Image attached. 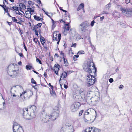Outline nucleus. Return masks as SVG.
I'll return each instance as SVG.
<instances>
[{"label": "nucleus", "instance_id": "obj_51", "mask_svg": "<svg viewBox=\"0 0 132 132\" xmlns=\"http://www.w3.org/2000/svg\"><path fill=\"white\" fill-rule=\"evenodd\" d=\"M44 75L45 78H46L47 77V73L45 71L44 72Z\"/></svg>", "mask_w": 132, "mask_h": 132}, {"label": "nucleus", "instance_id": "obj_23", "mask_svg": "<svg viewBox=\"0 0 132 132\" xmlns=\"http://www.w3.org/2000/svg\"><path fill=\"white\" fill-rule=\"evenodd\" d=\"M19 8L16 5H15L10 8V10L14 11H18L19 10Z\"/></svg>", "mask_w": 132, "mask_h": 132}, {"label": "nucleus", "instance_id": "obj_19", "mask_svg": "<svg viewBox=\"0 0 132 132\" xmlns=\"http://www.w3.org/2000/svg\"><path fill=\"white\" fill-rule=\"evenodd\" d=\"M3 4H4V5L2 7V8L4 11V13H7L9 12L10 11H9V10H11L10 8H9V7L6 6L5 3H4V2Z\"/></svg>", "mask_w": 132, "mask_h": 132}, {"label": "nucleus", "instance_id": "obj_48", "mask_svg": "<svg viewBox=\"0 0 132 132\" xmlns=\"http://www.w3.org/2000/svg\"><path fill=\"white\" fill-rule=\"evenodd\" d=\"M109 81L111 83H112L113 81V80L112 78H110L109 79Z\"/></svg>", "mask_w": 132, "mask_h": 132}, {"label": "nucleus", "instance_id": "obj_52", "mask_svg": "<svg viewBox=\"0 0 132 132\" xmlns=\"http://www.w3.org/2000/svg\"><path fill=\"white\" fill-rule=\"evenodd\" d=\"M19 55L21 56V57H24V56H23V54L21 53H20L19 54Z\"/></svg>", "mask_w": 132, "mask_h": 132}, {"label": "nucleus", "instance_id": "obj_47", "mask_svg": "<svg viewBox=\"0 0 132 132\" xmlns=\"http://www.w3.org/2000/svg\"><path fill=\"white\" fill-rule=\"evenodd\" d=\"M48 85L49 87H51L50 88V89H52V88H54L53 87V86L50 83H49L48 84Z\"/></svg>", "mask_w": 132, "mask_h": 132}, {"label": "nucleus", "instance_id": "obj_33", "mask_svg": "<svg viewBox=\"0 0 132 132\" xmlns=\"http://www.w3.org/2000/svg\"><path fill=\"white\" fill-rule=\"evenodd\" d=\"M12 19L13 22H15L17 23V19L14 17H12Z\"/></svg>", "mask_w": 132, "mask_h": 132}, {"label": "nucleus", "instance_id": "obj_54", "mask_svg": "<svg viewBox=\"0 0 132 132\" xmlns=\"http://www.w3.org/2000/svg\"><path fill=\"white\" fill-rule=\"evenodd\" d=\"M60 132H66L63 128H62Z\"/></svg>", "mask_w": 132, "mask_h": 132}, {"label": "nucleus", "instance_id": "obj_40", "mask_svg": "<svg viewBox=\"0 0 132 132\" xmlns=\"http://www.w3.org/2000/svg\"><path fill=\"white\" fill-rule=\"evenodd\" d=\"M84 111L83 110H80L79 112V116H81L82 115V113Z\"/></svg>", "mask_w": 132, "mask_h": 132}, {"label": "nucleus", "instance_id": "obj_63", "mask_svg": "<svg viewBox=\"0 0 132 132\" xmlns=\"http://www.w3.org/2000/svg\"><path fill=\"white\" fill-rule=\"evenodd\" d=\"M59 21H60V22H61L62 21L64 23H65V22L64 21H63L62 19L60 20H59Z\"/></svg>", "mask_w": 132, "mask_h": 132}, {"label": "nucleus", "instance_id": "obj_61", "mask_svg": "<svg viewBox=\"0 0 132 132\" xmlns=\"http://www.w3.org/2000/svg\"><path fill=\"white\" fill-rule=\"evenodd\" d=\"M50 60L51 61H53V57L52 56L50 57Z\"/></svg>", "mask_w": 132, "mask_h": 132}, {"label": "nucleus", "instance_id": "obj_21", "mask_svg": "<svg viewBox=\"0 0 132 132\" xmlns=\"http://www.w3.org/2000/svg\"><path fill=\"white\" fill-rule=\"evenodd\" d=\"M25 13V16L26 18L28 19L31 18L32 14L30 12L27 11H26Z\"/></svg>", "mask_w": 132, "mask_h": 132}, {"label": "nucleus", "instance_id": "obj_37", "mask_svg": "<svg viewBox=\"0 0 132 132\" xmlns=\"http://www.w3.org/2000/svg\"><path fill=\"white\" fill-rule=\"evenodd\" d=\"M34 30V31L35 32V33L36 35L37 36H38V32L39 33L40 32V31H38V30Z\"/></svg>", "mask_w": 132, "mask_h": 132}, {"label": "nucleus", "instance_id": "obj_17", "mask_svg": "<svg viewBox=\"0 0 132 132\" xmlns=\"http://www.w3.org/2000/svg\"><path fill=\"white\" fill-rule=\"evenodd\" d=\"M42 25V23H39L35 25L34 28L33 30H38V31H41V27Z\"/></svg>", "mask_w": 132, "mask_h": 132}, {"label": "nucleus", "instance_id": "obj_35", "mask_svg": "<svg viewBox=\"0 0 132 132\" xmlns=\"http://www.w3.org/2000/svg\"><path fill=\"white\" fill-rule=\"evenodd\" d=\"M75 93H73L71 95V97L73 99H75L76 98V94H75Z\"/></svg>", "mask_w": 132, "mask_h": 132}, {"label": "nucleus", "instance_id": "obj_49", "mask_svg": "<svg viewBox=\"0 0 132 132\" xmlns=\"http://www.w3.org/2000/svg\"><path fill=\"white\" fill-rule=\"evenodd\" d=\"M89 113L88 112L85 111V113L84 114V115H88V114H89Z\"/></svg>", "mask_w": 132, "mask_h": 132}, {"label": "nucleus", "instance_id": "obj_11", "mask_svg": "<svg viewBox=\"0 0 132 132\" xmlns=\"http://www.w3.org/2000/svg\"><path fill=\"white\" fill-rule=\"evenodd\" d=\"M82 132H101V131L96 127H90L86 128Z\"/></svg>", "mask_w": 132, "mask_h": 132}, {"label": "nucleus", "instance_id": "obj_10", "mask_svg": "<svg viewBox=\"0 0 132 132\" xmlns=\"http://www.w3.org/2000/svg\"><path fill=\"white\" fill-rule=\"evenodd\" d=\"M13 132H23V130L21 126L16 123H15L13 126Z\"/></svg>", "mask_w": 132, "mask_h": 132}, {"label": "nucleus", "instance_id": "obj_39", "mask_svg": "<svg viewBox=\"0 0 132 132\" xmlns=\"http://www.w3.org/2000/svg\"><path fill=\"white\" fill-rule=\"evenodd\" d=\"M31 82L33 84H36V81L34 80L33 78H32L31 79Z\"/></svg>", "mask_w": 132, "mask_h": 132}, {"label": "nucleus", "instance_id": "obj_62", "mask_svg": "<svg viewBox=\"0 0 132 132\" xmlns=\"http://www.w3.org/2000/svg\"><path fill=\"white\" fill-rule=\"evenodd\" d=\"M104 18V16H103L102 17H101L100 18L101 19V20L102 21L103 20Z\"/></svg>", "mask_w": 132, "mask_h": 132}, {"label": "nucleus", "instance_id": "obj_60", "mask_svg": "<svg viewBox=\"0 0 132 132\" xmlns=\"http://www.w3.org/2000/svg\"><path fill=\"white\" fill-rule=\"evenodd\" d=\"M54 57L56 56L57 57H59V55L58 54L55 53L54 55Z\"/></svg>", "mask_w": 132, "mask_h": 132}, {"label": "nucleus", "instance_id": "obj_46", "mask_svg": "<svg viewBox=\"0 0 132 132\" xmlns=\"http://www.w3.org/2000/svg\"><path fill=\"white\" fill-rule=\"evenodd\" d=\"M95 22V21L94 20L92 21L90 23V25L92 26V27H93L94 26V24Z\"/></svg>", "mask_w": 132, "mask_h": 132}, {"label": "nucleus", "instance_id": "obj_12", "mask_svg": "<svg viewBox=\"0 0 132 132\" xmlns=\"http://www.w3.org/2000/svg\"><path fill=\"white\" fill-rule=\"evenodd\" d=\"M32 95V93L31 91H25L23 92H22V94H20V96H18V97L19 98L23 96L24 99L26 97L29 98Z\"/></svg>", "mask_w": 132, "mask_h": 132}, {"label": "nucleus", "instance_id": "obj_20", "mask_svg": "<svg viewBox=\"0 0 132 132\" xmlns=\"http://www.w3.org/2000/svg\"><path fill=\"white\" fill-rule=\"evenodd\" d=\"M84 4L83 3H82L78 6L77 9V10L78 11L81 9H82L83 10H84Z\"/></svg>", "mask_w": 132, "mask_h": 132}, {"label": "nucleus", "instance_id": "obj_16", "mask_svg": "<svg viewBox=\"0 0 132 132\" xmlns=\"http://www.w3.org/2000/svg\"><path fill=\"white\" fill-rule=\"evenodd\" d=\"M40 41L42 45H43L44 47L46 50L48 49V47L46 45L45 43L46 42V41L44 38L42 36H40Z\"/></svg>", "mask_w": 132, "mask_h": 132}, {"label": "nucleus", "instance_id": "obj_13", "mask_svg": "<svg viewBox=\"0 0 132 132\" xmlns=\"http://www.w3.org/2000/svg\"><path fill=\"white\" fill-rule=\"evenodd\" d=\"M68 71L65 70L63 73H60V76L59 80V82H61L62 81H65L67 82V80L66 79L67 76Z\"/></svg>", "mask_w": 132, "mask_h": 132}, {"label": "nucleus", "instance_id": "obj_7", "mask_svg": "<svg viewBox=\"0 0 132 132\" xmlns=\"http://www.w3.org/2000/svg\"><path fill=\"white\" fill-rule=\"evenodd\" d=\"M53 40L54 41H57V44L58 45L61 39V34L58 31H55L53 32Z\"/></svg>", "mask_w": 132, "mask_h": 132}, {"label": "nucleus", "instance_id": "obj_34", "mask_svg": "<svg viewBox=\"0 0 132 132\" xmlns=\"http://www.w3.org/2000/svg\"><path fill=\"white\" fill-rule=\"evenodd\" d=\"M60 55L62 57L63 59L64 58H65V56L64 55V54L63 52L62 51H61L60 52Z\"/></svg>", "mask_w": 132, "mask_h": 132}, {"label": "nucleus", "instance_id": "obj_27", "mask_svg": "<svg viewBox=\"0 0 132 132\" xmlns=\"http://www.w3.org/2000/svg\"><path fill=\"white\" fill-rule=\"evenodd\" d=\"M63 61L64 65L65 67H67L69 65V63L67 59H65V58L63 57Z\"/></svg>", "mask_w": 132, "mask_h": 132}, {"label": "nucleus", "instance_id": "obj_28", "mask_svg": "<svg viewBox=\"0 0 132 132\" xmlns=\"http://www.w3.org/2000/svg\"><path fill=\"white\" fill-rule=\"evenodd\" d=\"M19 6L20 8L22 9H24L26 8V6L23 3H20L19 4Z\"/></svg>", "mask_w": 132, "mask_h": 132}, {"label": "nucleus", "instance_id": "obj_50", "mask_svg": "<svg viewBox=\"0 0 132 132\" xmlns=\"http://www.w3.org/2000/svg\"><path fill=\"white\" fill-rule=\"evenodd\" d=\"M11 95L13 96V97H16L18 98H19L18 97V95H15L14 94H12ZM18 96H19L18 95Z\"/></svg>", "mask_w": 132, "mask_h": 132}, {"label": "nucleus", "instance_id": "obj_41", "mask_svg": "<svg viewBox=\"0 0 132 132\" xmlns=\"http://www.w3.org/2000/svg\"><path fill=\"white\" fill-rule=\"evenodd\" d=\"M84 51H79L77 53V54H84Z\"/></svg>", "mask_w": 132, "mask_h": 132}, {"label": "nucleus", "instance_id": "obj_32", "mask_svg": "<svg viewBox=\"0 0 132 132\" xmlns=\"http://www.w3.org/2000/svg\"><path fill=\"white\" fill-rule=\"evenodd\" d=\"M26 68L27 70H30L32 68V66L27 65L26 66Z\"/></svg>", "mask_w": 132, "mask_h": 132}, {"label": "nucleus", "instance_id": "obj_29", "mask_svg": "<svg viewBox=\"0 0 132 132\" xmlns=\"http://www.w3.org/2000/svg\"><path fill=\"white\" fill-rule=\"evenodd\" d=\"M27 11L31 12H34V10L33 7L32 8L29 7L27 9Z\"/></svg>", "mask_w": 132, "mask_h": 132}, {"label": "nucleus", "instance_id": "obj_31", "mask_svg": "<svg viewBox=\"0 0 132 132\" xmlns=\"http://www.w3.org/2000/svg\"><path fill=\"white\" fill-rule=\"evenodd\" d=\"M78 55H75L73 56V60L74 61H76L77 60V58L79 57Z\"/></svg>", "mask_w": 132, "mask_h": 132}, {"label": "nucleus", "instance_id": "obj_36", "mask_svg": "<svg viewBox=\"0 0 132 132\" xmlns=\"http://www.w3.org/2000/svg\"><path fill=\"white\" fill-rule=\"evenodd\" d=\"M33 41L35 43L36 45L37 44L38 41L37 39L36 38H35L33 39Z\"/></svg>", "mask_w": 132, "mask_h": 132}, {"label": "nucleus", "instance_id": "obj_9", "mask_svg": "<svg viewBox=\"0 0 132 132\" xmlns=\"http://www.w3.org/2000/svg\"><path fill=\"white\" fill-rule=\"evenodd\" d=\"M66 132H73L74 129L73 126L70 124L66 123L63 125L62 127Z\"/></svg>", "mask_w": 132, "mask_h": 132}, {"label": "nucleus", "instance_id": "obj_5", "mask_svg": "<svg viewBox=\"0 0 132 132\" xmlns=\"http://www.w3.org/2000/svg\"><path fill=\"white\" fill-rule=\"evenodd\" d=\"M80 29L82 32H85L88 30L90 24L88 21H85L81 23L80 25Z\"/></svg>", "mask_w": 132, "mask_h": 132}, {"label": "nucleus", "instance_id": "obj_25", "mask_svg": "<svg viewBox=\"0 0 132 132\" xmlns=\"http://www.w3.org/2000/svg\"><path fill=\"white\" fill-rule=\"evenodd\" d=\"M60 83L61 85H62L63 84L64 85V88L66 89L68 88V85H66V84H68L67 81V82H66L65 81H63L61 82H60Z\"/></svg>", "mask_w": 132, "mask_h": 132}, {"label": "nucleus", "instance_id": "obj_44", "mask_svg": "<svg viewBox=\"0 0 132 132\" xmlns=\"http://www.w3.org/2000/svg\"><path fill=\"white\" fill-rule=\"evenodd\" d=\"M82 99L83 100V101H81V102L82 104H85V100L84 99H83V98H82Z\"/></svg>", "mask_w": 132, "mask_h": 132}, {"label": "nucleus", "instance_id": "obj_24", "mask_svg": "<svg viewBox=\"0 0 132 132\" xmlns=\"http://www.w3.org/2000/svg\"><path fill=\"white\" fill-rule=\"evenodd\" d=\"M84 119L85 122H88L90 119L89 116V115H84L83 117Z\"/></svg>", "mask_w": 132, "mask_h": 132}, {"label": "nucleus", "instance_id": "obj_15", "mask_svg": "<svg viewBox=\"0 0 132 132\" xmlns=\"http://www.w3.org/2000/svg\"><path fill=\"white\" fill-rule=\"evenodd\" d=\"M60 68V66L57 64H55L54 66L53 70L54 73L57 76L59 75L58 72Z\"/></svg>", "mask_w": 132, "mask_h": 132}, {"label": "nucleus", "instance_id": "obj_6", "mask_svg": "<svg viewBox=\"0 0 132 132\" xmlns=\"http://www.w3.org/2000/svg\"><path fill=\"white\" fill-rule=\"evenodd\" d=\"M81 106L80 102H75L70 106V110L72 112H75L78 110Z\"/></svg>", "mask_w": 132, "mask_h": 132}, {"label": "nucleus", "instance_id": "obj_3", "mask_svg": "<svg viewBox=\"0 0 132 132\" xmlns=\"http://www.w3.org/2000/svg\"><path fill=\"white\" fill-rule=\"evenodd\" d=\"M36 109V107L34 105L28 106L27 108H23L22 111L24 118L26 119H28V116H31V113H34Z\"/></svg>", "mask_w": 132, "mask_h": 132}, {"label": "nucleus", "instance_id": "obj_14", "mask_svg": "<svg viewBox=\"0 0 132 132\" xmlns=\"http://www.w3.org/2000/svg\"><path fill=\"white\" fill-rule=\"evenodd\" d=\"M23 15L21 13H20L19 15L17 16V18L18 19V22L17 23L21 24L22 22H23L24 21V19L23 18Z\"/></svg>", "mask_w": 132, "mask_h": 132}, {"label": "nucleus", "instance_id": "obj_59", "mask_svg": "<svg viewBox=\"0 0 132 132\" xmlns=\"http://www.w3.org/2000/svg\"><path fill=\"white\" fill-rule=\"evenodd\" d=\"M48 13L47 12H45V14H46V15H47L50 18H51V16L50 15H49L48 14Z\"/></svg>", "mask_w": 132, "mask_h": 132}, {"label": "nucleus", "instance_id": "obj_58", "mask_svg": "<svg viewBox=\"0 0 132 132\" xmlns=\"http://www.w3.org/2000/svg\"><path fill=\"white\" fill-rule=\"evenodd\" d=\"M51 19L52 21L53 22V25L55 24V21H54V20H53V19L52 18H51Z\"/></svg>", "mask_w": 132, "mask_h": 132}, {"label": "nucleus", "instance_id": "obj_26", "mask_svg": "<svg viewBox=\"0 0 132 132\" xmlns=\"http://www.w3.org/2000/svg\"><path fill=\"white\" fill-rule=\"evenodd\" d=\"M34 19L37 21H40V20H43V18H40L39 17L37 16L36 15H34Z\"/></svg>", "mask_w": 132, "mask_h": 132}, {"label": "nucleus", "instance_id": "obj_64", "mask_svg": "<svg viewBox=\"0 0 132 132\" xmlns=\"http://www.w3.org/2000/svg\"><path fill=\"white\" fill-rule=\"evenodd\" d=\"M33 71L35 73H36V74H37V75H38V74H39V73L38 72H37L35 71V70H33Z\"/></svg>", "mask_w": 132, "mask_h": 132}, {"label": "nucleus", "instance_id": "obj_55", "mask_svg": "<svg viewBox=\"0 0 132 132\" xmlns=\"http://www.w3.org/2000/svg\"><path fill=\"white\" fill-rule=\"evenodd\" d=\"M7 22L10 26L12 24V22H10L8 21H7Z\"/></svg>", "mask_w": 132, "mask_h": 132}, {"label": "nucleus", "instance_id": "obj_2", "mask_svg": "<svg viewBox=\"0 0 132 132\" xmlns=\"http://www.w3.org/2000/svg\"><path fill=\"white\" fill-rule=\"evenodd\" d=\"M60 106L57 105L54 107L52 111L50 114H46L40 118V120L43 123H46L50 121L55 120L59 117L60 113Z\"/></svg>", "mask_w": 132, "mask_h": 132}, {"label": "nucleus", "instance_id": "obj_43", "mask_svg": "<svg viewBox=\"0 0 132 132\" xmlns=\"http://www.w3.org/2000/svg\"><path fill=\"white\" fill-rule=\"evenodd\" d=\"M84 92V89L83 88H81L79 90V93L80 94H81V93H83Z\"/></svg>", "mask_w": 132, "mask_h": 132}, {"label": "nucleus", "instance_id": "obj_57", "mask_svg": "<svg viewBox=\"0 0 132 132\" xmlns=\"http://www.w3.org/2000/svg\"><path fill=\"white\" fill-rule=\"evenodd\" d=\"M130 0H125V3L128 4L130 2Z\"/></svg>", "mask_w": 132, "mask_h": 132}, {"label": "nucleus", "instance_id": "obj_18", "mask_svg": "<svg viewBox=\"0 0 132 132\" xmlns=\"http://www.w3.org/2000/svg\"><path fill=\"white\" fill-rule=\"evenodd\" d=\"M54 88L52 89H50V92L51 96L54 98H56L57 97V95L55 92L54 90Z\"/></svg>", "mask_w": 132, "mask_h": 132}, {"label": "nucleus", "instance_id": "obj_30", "mask_svg": "<svg viewBox=\"0 0 132 132\" xmlns=\"http://www.w3.org/2000/svg\"><path fill=\"white\" fill-rule=\"evenodd\" d=\"M68 54L69 55H73L74 54V53L72 52V48H70L69 50V53Z\"/></svg>", "mask_w": 132, "mask_h": 132}, {"label": "nucleus", "instance_id": "obj_53", "mask_svg": "<svg viewBox=\"0 0 132 132\" xmlns=\"http://www.w3.org/2000/svg\"><path fill=\"white\" fill-rule=\"evenodd\" d=\"M19 31H20V34H23V30L21 29L20 28H19Z\"/></svg>", "mask_w": 132, "mask_h": 132}, {"label": "nucleus", "instance_id": "obj_45", "mask_svg": "<svg viewBox=\"0 0 132 132\" xmlns=\"http://www.w3.org/2000/svg\"><path fill=\"white\" fill-rule=\"evenodd\" d=\"M77 44L76 43L73 44L71 46V47H73L75 48L76 47Z\"/></svg>", "mask_w": 132, "mask_h": 132}, {"label": "nucleus", "instance_id": "obj_1", "mask_svg": "<svg viewBox=\"0 0 132 132\" xmlns=\"http://www.w3.org/2000/svg\"><path fill=\"white\" fill-rule=\"evenodd\" d=\"M83 68L85 71L89 73V74L87 75L86 78L87 85L88 87H90L93 85L95 82V77L96 76L97 69L92 61L87 63L85 65Z\"/></svg>", "mask_w": 132, "mask_h": 132}, {"label": "nucleus", "instance_id": "obj_38", "mask_svg": "<svg viewBox=\"0 0 132 132\" xmlns=\"http://www.w3.org/2000/svg\"><path fill=\"white\" fill-rule=\"evenodd\" d=\"M36 62H37L39 63V64H42V62L40 61V60L38 58H36Z\"/></svg>", "mask_w": 132, "mask_h": 132}, {"label": "nucleus", "instance_id": "obj_22", "mask_svg": "<svg viewBox=\"0 0 132 132\" xmlns=\"http://www.w3.org/2000/svg\"><path fill=\"white\" fill-rule=\"evenodd\" d=\"M70 27L69 24V23L65 24L64 27L65 31H68L70 29Z\"/></svg>", "mask_w": 132, "mask_h": 132}, {"label": "nucleus", "instance_id": "obj_56", "mask_svg": "<svg viewBox=\"0 0 132 132\" xmlns=\"http://www.w3.org/2000/svg\"><path fill=\"white\" fill-rule=\"evenodd\" d=\"M123 87V86L122 85H120L119 87V88L120 89H121Z\"/></svg>", "mask_w": 132, "mask_h": 132}, {"label": "nucleus", "instance_id": "obj_4", "mask_svg": "<svg viewBox=\"0 0 132 132\" xmlns=\"http://www.w3.org/2000/svg\"><path fill=\"white\" fill-rule=\"evenodd\" d=\"M15 66L14 63L11 64L7 68V71L8 74L12 78H15L18 76L19 74L18 70H15Z\"/></svg>", "mask_w": 132, "mask_h": 132}, {"label": "nucleus", "instance_id": "obj_42", "mask_svg": "<svg viewBox=\"0 0 132 132\" xmlns=\"http://www.w3.org/2000/svg\"><path fill=\"white\" fill-rule=\"evenodd\" d=\"M22 45L24 47L25 51H27V48L25 45V43H24V42L23 43Z\"/></svg>", "mask_w": 132, "mask_h": 132}, {"label": "nucleus", "instance_id": "obj_8", "mask_svg": "<svg viewBox=\"0 0 132 132\" xmlns=\"http://www.w3.org/2000/svg\"><path fill=\"white\" fill-rule=\"evenodd\" d=\"M120 10L126 16L128 17L132 16V9L129 8L125 9L121 7L120 8Z\"/></svg>", "mask_w": 132, "mask_h": 132}]
</instances>
